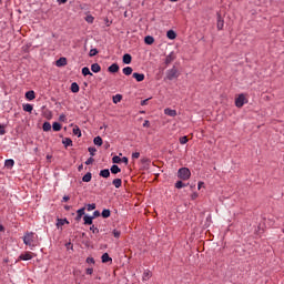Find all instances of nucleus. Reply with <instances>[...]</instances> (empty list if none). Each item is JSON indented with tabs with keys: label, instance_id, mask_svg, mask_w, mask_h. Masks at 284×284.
Listing matches in <instances>:
<instances>
[{
	"label": "nucleus",
	"instance_id": "1",
	"mask_svg": "<svg viewBox=\"0 0 284 284\" xmlns=\"http://www.w3.org/2000/svg\"><path fill=\"white\" fill-rule=\"evenodd\" d=\"M34 239H36V234L33 232L27 233L23 237L24 245H29V247H31V250L33 247H37V244H34Z\"/></svg>",
	"mask_w": 284,
	"mask_h": 284
},
{
	"label": "nucleus",
	"instance_id": "2",
	"mask_svg": "<svg viewBox=\"0 0 284 284\" xmlns=\"http://www.w3.org/2000/svg\"><path fill=\"white\" fill-rule=\"evenodd\" d=\"M178 176L182 181H187L190 180V176H192V172L187 168H182L178 171Z\"/></svg>",
	"mask_w": 284,
	"mask_h": 284
},
{
	"label": "nucleus",
	"instance_id": "3",
	"mask_svg": "<svg viewBox=\"0 0 284 284\" xmlns=\"http://www.w3.org/2000/svg\"><path fill=\"white\" fill-rule=\"evenodd\" d=\"M166 79L169 81H174V79H179V69H176V67H173L172 69L168 70Z\"/></svg>",
	"mask_w": 284,
	"mask_h": 284
},
{
	"label": "nucleus",
	"instance_id": "4",
	"mask_svg": "<svg viewBox=\"0 0 284 284\" xmlns=\"http://www.w3.org/2000/svg\"><path fill=\"white\" fill-rule=\"evenodd\" d=\"M244 103H247V99L245 98V94L241 93L235 99V105H236V108H243Z\"/></svg>",
	"mask_w": 284,
	"mask_h": 284
},
{
	"label": "nucleus",
	"instance_id": "5",
	"mask_svg": "<svg viewBox=\"0 0 284 284\" xmlns=\"http://www.w3.org/2000/svg\"><path fill=\"white\" fill-rule=\"evenodd\" d=\"M34 258V253L24 252L19 255V261H32Z\"/></svg>",
	"mask_w": 284,
	"mask_h": 284
},
{
	"label": "nucleus",
	"instance_id": "6",
	"mask_svg": "<svg viewBox=\"0 0 284 284\" xmlns=\"http://www.w3.org/2000/svg\"><path fill=\"white\" fill-rule=\"evenodd\" d=\"M133 79L136 80L138 83H141V81H145V74L134 72Z\"/></svg>",
	"mask_w": 284,
	"mask_h": 284
},
{
	"label": "nucleus",
	"instance_id": "7",
	"mask_svg": "<svg viewBox=\"0 0 284 284\" xmlns=\"http://www.w3.org/2000/svg\"><path fill=\"white\" fill-rule=\"evenodd\" d=\"M57 68H63V65H68V59L65 58H60L59 60L55 61Z\"/></svg>",
	"mask_w": 284,
	"mask_h": 284
},
{
	"label": "nucleus",
	"instance_id": "8",
	"mask_svg": "<svg viewBox=\"0 0 284 284\" xmlns=\"http://www.w3.org/2000/svg\"><path fill=\"white\" fill-rule=\"evenodd\" d=\"M84 214H85V207L78 210L75 221H78V222L81 221V219L83 217Z\"/></svg>",
	"mask_w": 284,
	"mask_h": 284
},
{
	"label": "nucleus",
	"instance_id": "9",
	"mask_svg": "<svg viewBox=\"0 0 284 284\" xmlns=\"http://www.w3.org/2000/svg\"><path fill=\"white\" fill-rule=\"evenodd\" d=\"M122 61L125 63V65H130V63H132V55L130 53H125Z\"/></svg>",
	"mask_w": 284,
	"mask_h": 284
},
{
	"label": "nucleus",
	"instance_id": "10",
	"mask_svg": "<svg viewBox=\"0 0 284 284\" xmlns=\"http://www.w3.org/2000/svg\"><path fill=\"white\" fill-rule=\"evenodd\" d=\"M108 72H111V74H114L116 72H119V64L113 63L108 68Z\"/></svg>",
	"mask_w": 284,
	"mask_h": 284
},
{
	"label": "nucleus",
	"instance_id": "11",
	"mask_svg": "<svg viewBox=\"0 0 284 284\" xmlns=\"http://www.w3.org/2000/svg\"><path fill=\"white\" fill-rule=\"evenodd\" d=\"M37 98V95L34 94V91L31 90V91H28L26 93V99H28V101H34V99Z\"/></svg>",
	"mask_w": 284,
	"mask_h": 284
},
{
	"label": "nucleus",
	"instance_id": "12",
	"mask_svg": "<svg viewBox=\"0 0 284 284\" xmlns=\"http://www.w3.org/2000/svg\"><path fill=\"white\" fill-rule=\"evenodd\" d=\"M4 168H8V170H12V168H14V160L12 159L6 160Z\"/></svg>",
	"mask_w": 284,
	"mask_h": 284
},
{
	"label": "nucleus",
	"instance_id": "13",
	"mask_svg": "<svg viewBox=\"0 0 284 284\" xmlns=\"http://www.w3.org/2000/svg\"><path fill=\"white\" fill-rule=\"evenodd\" d=\"M225 26V21H223V18H221V14L217 16V30H222Z\"/></svg>",
	"mask_w": 284,
	"mask_h": 284
},
{
	"label": "nucleus",
	"instance_id": "14",
	"mask_svg": "<svg viewBox=\"0 0 284 284\" xmlns=\"http://www.w3.org/2000/svg\"><path fill=\"white\" fill-rule=\"evenodd\" d=\"M123 74H125V77H130V74H132V72H134V70L132 69V67H125L122 69Z\"/></svg>",
	"mask_w": 284,
	"mask_h": 284
},
{
	"label": "nucleus",
	"instance_id": "15",
	"mask_svg": "<svg viewBox=\"0 0 284 284\" xmlns=\"http://www.w3.org/2000/svg\"><path fill=\"white\" fill-rule=\"evenodd\" d=\"M64 223H70V222H68V220L67 219H58V221H57V227H58V230L59 229H61V227H63V224Z\"/></svg>",
	"mask_w": 284,
	"mask_h": 284
},
{
	"label": "nucleus",
	"instance_id": "16",
	"mask_svg": "<svg viewBox=\"0 0 284 284\" xmlns=\"http://www.w3.org/2000/svg\"><path fill=\"white\" fill-rule=\"evenodd\" d=\"M91 70H92V72H94L97 74V73L101 72V65L99 63H93L91 65Z\"/></svg>",
	"mask_w": 284,
	"mask_h": 284
},
{
	"label": "nucleus",
	"instance_id": "17",
	"mask_svg": "<svg viewBox=\"0 0 284 284\" xmlns=\"http://www.w3.org/2000/svg\"><path fill=\"white\" fill-rule=\"evenodd\" d=\"M93 220H94V217H92V216H89V215L83 216L84 225H92Z\"/></svg>",
	"mask_w": 284,
	"mask_h": 284
},
{
	"label": "nucleus",
	"instance_id": "18",
	"mask_svg": "<svg viewBox=\"0 0 284 284\" xmlns=\"http://www.w3.org/2000/svg\"><path fill=\"white\" fill-rule=\"evenodd\" d=\"M164 114H166V116H176V110L165 109Z\"/></svg>",
	"mask_w": 284,
	"mask_h": 284
},
{
	"label": "nucleus",
	"instance_id": "19",
	"mask_svg": "<svg viewBox=\"0 0 284 284\" xmlns=\"http://www.w3.org/2000/svg\"><path fill=\"white\" fill-rule=\"evenodd\" d=\"M101 258L102 263H112V257L108 253H104Z\"/></svg>",
	"mask_w": 284,
	"mask_h": 284
},
{
	"label": "nucleus",
	"instance_id": "20",
	"mask_svg": "<svg viewBox=\"0 0 284 284\" xmlns=\"http://www.w3.org/2000/svg\"><path fill=\"white\" fill-rule=\"evenodd\" d=\"M83 183H90L92 181V173L88 172L83 178H82Z\"/></svg>",
	"mask_w": 284,
	"mask_h": 284
},
{
	"label": "nucleus",
	"instance_id": "21",
	"mask_svg": "<svg viewBox=\"0 0 284 284\" xmlns=\"http://www.w3.org/2000/svg\"><path fill=\"white\" fill-rule=\"evenodd\" d=\"M43 132H50L52 130V124L50 122H44L42 125Z\"/></svg>",
	"mask_w": 284,
	"mask_h": 284
},
{
	"label": "nucleus",
	"instance_id": "22",
	"mask_svg": "<svg viewBox=\"0 0 284 284\" xmlns=\"http://www.w3.org/2000/svg\"><path fill=\"white\" fill-rule=\"evenodd\" d=\"M100 176H102L103 179H109L110 176V170L104 169L100 171Z\"/></svg>",
	"mask_w": 284,
	"mask_h": 284
},
{
	"label": "nucleus",
	"instance_id": "23",
	"mask_svg": "<svg viewBox=\"0 0 284 284\" xmlns=\"http://www.w3.org/2000/svg\"><path fill=\"white\" fill-rule=\"evenodd\" d=\"M144 42L146 43V45H152V43H154V37L152 36H146L144 38Z\"/></svg>",
	"mask_w": 284,
	"mask_h": 284
},
{
	"label": "nucleus",
	"instance_id": "24",
	"mask_svg": "<svg viewBox=\"0 0 284 284\" xmlns=\"http://www.w3.org/2000/svg\"><path fill=\"white\" fill-rule=\"evenodd\" d=\"M166 37H168V39L174 40V39H176V32H174V30H169L166 32Z\"/></svg>",
	"mask_w": 284,
	"mask_h": 284
},
{
	"label": "nucleus",
	"instance_id": "25",
	"mask_svg": "<svg viewBox=\"0 0 284 284\" xmlns=\"http://www.w3.org/2000/svg\"><path fill=\"white\" fill-rule=\"evenodd\" d=\"M150 278H152V272L144 271L142 280L143 281H150Z\"/></svg>",
	"mask_w": 284,
	"mask_h": 284
},
{
	"label": "nucleus",
	"instance_id": "26",
	"mask_svg": "<svg viewBox=\"0 0 284 284\" xmlns=\"http://www.w3.org/2000/svg\"><path fill=\"white\" fill-rule=\"evenodd\" d=\"M112 183H113L114 187H116V189H119V187H121V185H123V181L121 179H114Z\"/></svg>",
	"mask_w": 284,
	"mask_h": 284
},
{
	"label": "nucleus",
	"instance_id": "27",
	"mask_svg": "<svg viewBox=\"0 0 284 284\" xmlns=\"http://www.w3.org/2000/svg\"><path fill=\"white\" fill-rule=\"evenodd\" d=\"M119 172H121V168H119V165H116V164H113L111 166V173L112 174H119Z\"/></svg>",
	"mask_w": 284,
	"mask_h": 284
},
{
	"label": "nucleus",
	"instance_id": "28",
	"mask_svg": "<svg viewBox=\"0 0 284 284\" xmlns=\"http://www.w3.org/2000/svg\"><path fill=\"white\" fill-rule=\"evenodd\" d=\"M94 145H103V139H101V136H95L93 140Z\"/></svg>",
	"mask_w": 284,
	"mask_h": 284
},
{
	"label": "nucleus",
	"instance_id": "29",
	"mask_svg": "<svg viewBox=\"0 0 284 284\" xmlns=\"http://www.w3.org/2000/svg\"><path fill=\"white\" fill-rule=\"evenodd\" d=\"M63 145L65 148H70L72 146V140L70 138H65L63 141H62Z\"/></svg>",
	"mask_w": 284,
	"mask_h": 284
},
{
	"label": "nucleus",
	"instance_id": "30",
	"mask_svg": "<svg viewBox=\"0 0 284 284\" xmlns=\"http://www.w3.org/2000/svg\"><path fill=\"white\" fill-rule=\"evenodd\" d=\"M23 110H24V112H32V110H34V108L32 106V104L27 103V104H23Z\"/></svg>",
	"mask_w": 284,
	"mask_h": 284
},
{
	"label": "nucleus",
	"instance_id": "31",
	"mask_svg": "<svg viewBox=\"0 0 284 284\" xmlns=\"http://www.w3.org/2000/svg\"><path fill=\"white\" fill-rule=\"evenodd\" d=\"M82 74L83 77H88L89 74L92 77V72H90V68L88 67L82 68Z\"/></svg>",
	"mask_w": 284,
	"mask_h": 284
},
{
	"label": "nucleus",
	"instance_id": "32",
	"mask_svg": "<svg viewBox=\"0 0 284 284\" xmlns=\"http://www.w3.org/2000/svg\"><path fill=\"white\" fill-rule=\"evenodd\" d=\"M52 129H53L54 132H60V130H61V123L54 122V123L52 124Z\"/></svg>",
	"mask_w": 284,
	"mask_h": 284
},
{
	"label": "nucleus",
	"instance_id": "33",
	"mask_svg": "<svg viewBox=\"0 0 284 284\" xmlns=\"http://www.w3.org/2000/svg\"><path fill=\"white\" fill-rule=\"evenodd\" d=\"M122 99H123L122 94L113 95V103H121Z\"/></svg>",
	"mask_w": 284,
	"mask_h": 284
},
{
	"label": "nucleus",
	"instance_id": "34",
	"mask_svg": "<svg viewBox=\"0 0 284 284\" xmlns=\"http://www.w3.org/2000/svg\"><path fill=\"white\" fill-rule=\"evenodd\" d=\"M71 92H73V93L79 92V84L77 82H73L71 84Z\"/></svg>",
	"mask_w": 284,
	"mask_h": 284
},
{
	"label": "nucleus",
	"instance_id": "35",
	"mask_svg": "<svg viewBox=\"0 0 284 284\" xmlns=\"http://www.w3.org/2000/svg\"><path fill=\"white\" fill-rule=\"evenodd\" d=\"M175 187H176L178 190H181V187H187V184L183 183V181H178V182L175 183Z\"/></svg>",
	"mask_w": 284,
	"mask_h": 284
},
{
	"label": "nucleus",
	"instance_id": "36",
	"mask_svg": "<svg viewBox=\"0 0 284 284\" xmlns=\"http://www.w3.org/2000/svg\"><path fill=\"white\" fill-rule=\"evenodd\" d=\"M110 210H108V209H104L103 211H102V217L103 219H110Z\"/></svg>",
	"mask_w": 284,
	"mask_h": 284
},
{
	"label": "nucleus",
	"instance_id": "37",
	"mask_svg": "<svg viewBox=\"0 0 284 284\" xmlns=\"http://www.w3.org/2000/svg\"><path fill=\"white\" fill-rule=\"evenodd\" d=\"M73 134H74L75 136L81 138V129H79L78 126L73 128Z\"/></svg>",
	"mask_w": 284,
	"mask_h": 284
},
{
	"label": "nucleus",
	"instance_id": "38",
	"mask_svg": "<svg viewBox=\"0 0 284 284\" xmlns=\"http://www.w3.org/2000/svg\"><path fill=\"white\" fill-rule=\"evenodd\" d=\"M99 54V50L97 49H91L89 52V57H97Z\"/></svg>",
	"mask_w": 284,
	"mask_h": 284
},
{
	"label": "nucleus",
	"instance_id": "39",
	"mask_svg": "<svg viewBox=\"0 0 284 284\" xmlns=\"http://www.w3.org/2000/svg\"><path fill=\"white\" fill-rule=\"evenodd\" d=\"M87 210H88V212H92V210H97V204H88L87 205Z\"/></svg>",
	"mask_w": 284,
	"mask_h": 284
},
{
	"label": "nucleus",
	"instance_id": "40",
	"mask_svg": "<svg viewBox=\"0 0 284 284\" xmlns=\"http://www.w3.org/2000/svg\"><path fill=\"white\" fill-rule=\"evenodd\" d=\"M187 141H189L187 136H185V135L180 138L181 145H185V143H187Z\"/></svg>",
	"mask_w": 284,
	"mask_h": 284
},
{
	"label": "nucleus",
	"instance_id": "41",
	"mask_svg": "<svg viewBox=\"0 0 284 284\" xmlns=\"http://www.w3.org/2000/svg\"><path fill=\"white\" fill-rule=\"evenodd\" d=\"M112 162H113V163H121V158H120L119 155H114V156L112 158Z\"/></svg>",
	"mask_w": 284,
	"mask_h": 284
},
{
	"label": "nucleus",
	"instance_id": "42",
	"mask_svg": "<svg viewBox=\"0 0 284 284\" xmlns=\"http://www.w3.org/2000/svg\"><path fill=\"white\" fill-rule=\"evenodd\" d=\"M113 236H114V239H119L121 236V231L113 230Z\"/></svg>",
	"mask_w": 284,
	"mask_h": 284
},
{
	"label": "nucleus",
	"instance_id": "43",
	"mask_svg": "<svg viewBox=\"0 0 284 284\" xmlns=\"http://www.w3.org/2000/svg\"><path fill=\"white\" fill-rule=\"evenodd\" d=\"M6 134V125L0 124V136H3Z\"/></svg>",
	"mask_w": 284,
	"mask_h": 284
},
{
	"label": "nucleus",
	"instance_id": "44",
	"mask_svg": "<svg viewBox=\"0 0 284 284\" xmlns=\"http://www.w3.org/2000/svg\"><path fill=\"white\" fill-rule=\"evenodd\" d=\"M90 231L93 232V234H99V229L94 225L90 227Z\"/></svg>",
	"mask_w": 284,
	"mask_h": 284
},
{
	"label": "nucleus",
	"instance_id": "45",
	"mask_svg": "<svg viewBox=\"0 0 284 284\" xmlns=\"http://www.w3.org/2000/svg\"><path fill=\"white\" fill-rule=\"evenodd\" d=\"M94 163V159L93 158H89L87 161H85V165H92Z\"/></svg>",
	"mask_w": 284,
	"mask_h": 284
},
{
	"label": "nucleus",
	"instance_id": "46",
	"mask_svg": "<svg viewBox=\"0 0 284 284\" xmlns=\"http://www.w3.org/2000/svg\"><path fill=\"white\" fill-rule=\"evenodd\" d=\"M89 152H90L91 156H94V153L97 152V149L89 148Z\"/></svg>",
	"mask_w": 284,
	"mask_h": 284
},
{
	"label": "nucleus",
	"instance_id": "47",
	"mask_svg": "<svg viewBox=\"0 0 284 284\" xmlns=\"http://www.w3.org/2000/svg\"><path fill=\"white\" fill-rule=\"evenodd\" d=\"M98 216H101V213L99 211H94L93 216H91V217L97 219Z\"/></svg>",
	"mask_w": 284,
	"mask_h": 284
},
{
	"label": "nucleus",
	"instance_id": "48",
	"mask_svg": "<svg viewBox=\"0 0 284 284\" xmlns=\"http://www.w3.org/2000/svg\"><path fill=\"white\" fill-rule=\"evenodd\" d=\"M139 156H141V153L140 152H134L132 154V159H139Z\"/></svg>",
	"mask_w": 284,
	"mask_h": 284
},
{
	"label": "nucleus",
	"instance_id": "49",
	"mask_svg": "<svg viewBox=\"0 0 284 284\" xmlns=\"http://www.w3.org/2000/svg\"><path fill=\"white\" fill-rule=\"evenodd\" d=\"M87 263L94 265V258L93 257H88Z\"/></svg>",
	"mask_w": 284,
	"mask_h": 284
},
{
	"label": "nucleus",
	"instance_id": "50",
	"mask_svg": "<svg viewBox=\"0 0 284 284\" xmlns=\"http://www.w3.org/2000/svg\"><path fill=\"white\" fill-rule=\"evenodd\" d=\"M191 199H192V201H196V199H199V193H193L191 195Z\"/></svg>",
	"mask_w": 284,
	"mask_h": 284
},
{
	"label": "nucleus",
	"instance_id": "51",
	"mask_svg": "<svg viewBox=\"0 0 284 284\" xmlns=\"http://www.w3.org/2000/svg\"><path fill=\"white\" fill-rule=\"evenodd\" d=\"M62 201H63L64 203H68V201H70V196L64 195L63 199H62Z\"/></svg>",
	"mask_w": 284,
	"mask_h": 284
},
{
	"label": "nucleus",
	"instance_id": "52",
	"mask_svg": "<svg viewBox=\"0 0 284 284\" xmlns=\"http://www.w3.org/2000/svg\"><path fill=\"white\" fill-rule=\"evenodd\" d=\"M143 128H150V122L148 120L144 121Z\"/></svg>",
	"mask_w": 284,
	"mask_h": 284
},
{
	"label": "nucleus",
	"instance_id": "53",
	"mask_svg": "<svg viewBox=\"0 0 284 284\" xmlns=\"http://www.w3.org/2000/svg\"><path fill=\"white\" fill-rule=\"evenodd\" d=\"M148 101H150V99H145V100L141 101V105H148Z\"/></svg>",
	"mask_w": 284,
	"mask_h": 284
},
{
	"label": "nucleus",
	"instance_id": "54",
	"mask_svg": "<svg viewBox=\"0 0 284 284\" xmlns=\"http://www.w3.org/2000/svg\"><path fill=\"white\" fill-rule=\"evenodd\" d=\"M87 21H88V23H92V21H94V18L93 17H88Z\"/></svg>",
	"mask_w": 284,
	"mask_h": 284
},
{
	"label": "nucleus",
	"instance_id": "55",
	"mask_svg": "<svg viewBox=\"0 0 284 284\" xmlns=\"http://www.w3.org/2000/svg\"><path fill=\"white\" fill-rule=\"evenodd\" d=\"M166 63H172V55L166 57Z\"/></svg>",
	"mask_w": 284,
	"mask_h": 284
},
{
	"label": "nucleus",
	"instance_id": "56",
	"mask_svg": "<svg viewBox=\"0 0 284 284\" xmlns=\"http://www.w3.org/2000/svg\"><path fill=\"white\" fill-rule=\"evenodd\" d=\"M93 272H94V270H92V268H88V270H87V274H89V275H92Z\"/></svg>",
	"mask_w": 284,
	"mask_h": 284
},
{
	"label": "nucleus",
	"instance_id": "57",
	"mask_svg": "<svg viewBox=\"0 0 284 284\" xmlns=\"http://www.w3.org/2000/svg\"><path fill=\"white\" fill-rule=\"evenodd\" d=\"M204 183L203 182H199L197 184V190H201L203 187Z\"/></svg>",
	"mask_w": 284,
	"mask_h": 284
},
{
	"label": "nucleus",
	"instance_id": "58",
	"mask_svg": "<svg viewBox=\"0 0 284 284\" xmlns=\"http://www.w3.org/2000/svg\"><path fill=\"white\" fill-rule=\"evenodd\" d=\"M123 163H125V165H128V158H122V160H121Z\"/></svg>",
	"mask_w": 284,
	"mask_h": 284
},
{
	"label": "nucleus",
	"instance_id": "59",
	"mask_svg": "<svg viewBox=\"0 0 284 284\" xmlns=\"http://www.w3.org/2000/svg\"><path fill=\"white\" fill-rule=\"evenodd\" d=\"M60 121H65V114L60 115Z\"/></svg>",
	"mask_w": 284,
	"mask_h": 284
},
{
	"label": "nucleus",
	"instance_id": "60",
	"mask_svg": "<svg viewBox=\"0 0 284 284\" xmlns=\"http://www.w3.org/2000/svg\"><path fill=\"white\" fill-rule=\"evenodd\" d=\"M58 3H68V0H57Z\"/></svg>",
	"mask_w": 284,
	"mask_h": 284
},
{
	"label": "nucleus",
	"instance_id": "61",
	"mask_svg": "<svg viewBox=\"0 0 284 284\" xmlns=\"http://www.w3.org/2000/svg\"><path fill=\"white\" fill-rule=\"evenodd\" d=\"M6 230V227H3V225L0 224V232H3Z\"/></svg>",
	"mask_w": 284,
	"mask_h": 284
},
{
	"label": "nucleus",
	"instance_id": "62",
	"mask_svg": "<svg viewBox=\"0 0 284 284\" xmlns=\"http://www.w3.org/2000/svg\"><path fill=\"white\" fill-rule=\"evenodd\" d=\"M79 172H81V170H83V164H81L79 168H78Z\"/></svg>",
	"mask_w": 284,
	"mask_h": 284
},
{
	"label": "nucleus",
	"instance_id": "63",
	"mask_svg": "<svg viewBox=\"0 0 284 284\" xmlns=\"http://www.w3.org/2000/svg\"><path fill=\"white\" fill-rule=\"evenodd\" d=\"M172 3H176V1H179V0H170Z\"/></svg>",
	"mask_w": 284,
	"mask_h": 284
},
{
	"label": "nucleus",
	"instance_id": "64",
	"mask_svg": "<svg viewBox=\"0 0 284 284\" xmlns=\"http://www.w3.org/2000/svg\"><path fill=\"white\" fill-rule=\"evenodd\" d=\"M47 159H52V156H50V155H47Z\"/></svg>",
	"mask_w": 284,
	"mask_h": 284
}]
</instances>
